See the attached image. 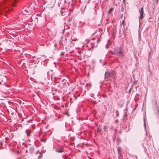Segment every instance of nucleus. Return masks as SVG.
I'll use <instances>...</instances> for the list:
<instances>
[{"instance_id": "9b49d317", "label": "nucleus", "mask_w": 159, "mask_h": 159, "mask_svg": "<svg viewBox=\"0 0 159 159\" xmlns=\"http://www.w3.org/2000/svg\"><path fill=\"white\" fill-rule=\"evenodd\" d=\"M106 129V127L105 126H103V129H104V131H106L105 129Z\"/></svg>"}, {"instance_id": "dca6fc26", "label": "nucleus", "mask_w": 159, "mask_h": 159, "mask_svg": "<svg viewBox=\"0 0 159 159\" xmlns=\"http://www.w3.org/2000/svg\"><path fill=\"white\" fill-rule=\"evenodd\" d=\"M158 2V0H157V3Z\"/></svg>"}, {"instance_id": "4468645a", "label": "nucleus", "mask_w": 159, "mask_h": 159, "mask_svg": "<svg viewBox=\"0 0 159 159\" xmlns=\"http://www.w3.org/2000/svg\"><path fill=\"white\" fill-rule=\"evenodd\" d=\"M122 24L123 25H124V20H123V21H122Z\"/></svg>"}, {"instance_id": "1a4fd4ad", "label": "nucleus", "mask_w": 159, "mask_h": 159, "mask_svg": "<svg viewBox=\"0 0 159 159\" xmlns=\"http://www.w3.org/2000/svg\"><path fill=\"white\" fill-rule=\"evenodd\" d=\"M117 150L118 151L119 153L121 151V148H120L118 147L117 148Z\"/></svg>"}, {"instance_id": "f3484780", "label": "nucleus", "mask_w": 159, "mask_h": 159, "mask_svg": "<svg viewBox=\"0 0 159 159\" xmlns=\"http://www.w3.org/2000/svg\"><path fill=\"white\" fill-rule=\"evenodd\" d=\"M17 159H20V158L19 157V158H17Z\"/></svg>"}, {"instance_id": "6ab92c4d", "label": "nucleus", "mask_w": 159, "mask_h": 159, "mask_svg": "<svg viewBox=\"0 0 159 159\" xmlns=\"http://www.w3.org/2000/svg\"><path fill=\"white\" fill-rule=\"evenodd\" d=\"M72 46H73V45H70V47H72Z\"/></svg>"}, {"instance_id": "20e7f679", "label": "nucleus", "mask_w": 159, "mask_h": 159, "mask_svg": "<svg viewBox=\"0 0 159 159\" xmlns=\"http://www.w3.org/2000/svg\"><path fill=\"white\" fill-rule=\"evenodd\" d=\"M65 10L63 8L61 11V13L62 16H64L65 15L66 12L65 11Z\"/></svg>"}, {"instance_id": "39448f33", "label": "nucleus", "mask_w": 159, "mask_h": 159, "mask_svg": "<svg viewBox=\"0 0 159 159\" xmlns=\"http://www.w3.org/2000/svg\"><path fill=\"white\" fill-rule=\"evenodd\" d=\"M26 133L27 134V136H29L30 135L31 131L30 130L27 129L26 131Z\"/></svg>"}, {"instance_id": "6e6552de", "label": "nucleus", "mask_w": 159, "mask_h": 159, "mask_svg": "<svg viewBox=\"0 0 159 159\" xmlns=\"http://www.w3.org/2000/svg\"><path fill=\"white\" fill-rule=\"evenodd\" d=\"M56 151L57 152H62V150H59V149H57L56 150Z\"/></svg>"}, {"instance_id": "2eb2a0df", "label": "nucleus", "mask_w": 159, "mask_h": 159, "mask_svg": "<svg viewBox=\"0 0 159 159\" xmlns=\"http://www.w3.org/2000/svg\"><path fill=\"white\" fill-rule=\"evenodd\" d=\"M35 19H36V20H37V21H38V18L37 17H36L35 18Z\"/></svg>"}, {"instance_id": "9d476101", "label": "nucleus", "mask_w": 159, "mask_h": 159, "mask_svg": "<svg viewBox=\"0 0 159 159\" xmlns=\"http://www.w3.org/2000/svg\"><path fill=\"white\" fill-rule=\"evenodd\" d=\"M101 130V129H100V128H98V130H97V131L98 132V131H100Z\"/></svg>"}, {"instance_id": "a211bd4d", "label": "nucleus", "mask_w": 159, "mask_h": 159, "mask_svg": "<svg viewBox=\"0 0 159 159\" xmlns=\"http://www.w3.org/2000/svg\"><path fill=\"white\" fill-rule=\"evenodd\" d=\"M69 10L70 11H71V10L70 9Z\"/></svg>"}, {"instance_id": "f257e3e1", "label": "nucleus", "mask_w": 159, "mask_h": 159, "mask_svg": "<svg viewBox=\"0 0 159 159\" xmlns=\"http://www.w3.org/2000/svg\"><path fill=\"white\" fill-rule=\"evenodd\" d=\"M18 2L17 0H4L3 2L0 3V15L5 8H9L8 6L11 7L10 9H12V7L15 6V3H17Z\"/></svg>"}, {"instance_id": "f8f14e48", "label": "nucleus", "mask_w": 159, "mask_h": 159, "mask_svg": "<svg viewBox=\"0 0 159 159\" xmlns=\"http://www.w3.org/2000/svg\"><path fill=\"white\" fill-rule=\"evenodd\" d=\"M41 140L42 141H43L44 142H45L46 141V140L45 139H41V140Z\"/></svg>"}, {"instance_id": "0eeeda50", "label": "nucleus", "mask_w": 159, "mask_h": 159, "mask_svg": "<svg viewBox=\"0 0 159 159\" xmlns=\"http://www.w3.org/2000/svg\"><path fill=\"white\" fill-rule=\"evenodd\" d=\"M113 10V8H111L108 11V13L109 14H110V13Z\"/></svg>"}, {"instance_id": "ddd939ff", "label": "nucleus", "mask_w": 159, "mask_h": 159, "mask_svg": "<svg viewBox=\"0 0 159 159\" xmlns=\"http://www.w3.org/2000/svg\"><path fill=\"white\" fill-rule=\"evenodd\" d=\"M53 2H52V4L53 5H54L55 2V0H53Z\"/></svg>"}, {"instance_id": "7ed1b4c3", "label": "nucleus", "mask_w": 159, "mask_h": 159, "mask_svg": "<svg viewBox=\"0 0 159 159\" xmlns=\"http://www.w3.org/2000/svg\"><path fill=\"white\" fill-rule=\"evenodd\" d=\"M139 11L140 12V16L139 17L140 19H142L143 17V8L142 7L141 10H139Z\"/></svg>"}, {"instance_id": "f03ea898", "label": "nucleus", "mask_w": 159, "mask_h": 159, "mask_svg": "<svg viewBox=\"0 0 159 159\" xmlns=\"http://www.w3.org/2000/svg\"><path fill=\"white\" fill-rule=\"evenodd\" d=\"M105 76L106 78H110L114 79L115 78L114 73L107 72L105 73Z\"/></svg>"}, {"instance_id": "423d86ee", "label": "nucleus", "mask_w": 159, "mask_h": 159, "mask_svg": "<svg viewBox=\"0 0 159 159\" xmlns=\"http://www.w3.org/2000/svg\"><path fill=\"white\" fill-rule=\"evenodd\" d=\"M122 54L123 53L121 50L119 52H118L117 53V55L119 56L120 55H122Z\"/></svg>"}]
</instances>
